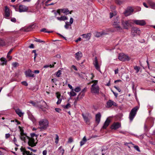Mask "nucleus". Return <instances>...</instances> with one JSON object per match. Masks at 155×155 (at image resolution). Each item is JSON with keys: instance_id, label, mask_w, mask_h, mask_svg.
Returning a JSON list of instances; mask_svg holds the SVG:
<instances>
[{"instance_id": "49530a36", "label": "nucleus", "mask_w": 155, "mask_h": 155, "mask_svg": "<svg viewBox=\"0 0 155 155\" xmlns=\"http://www.w3.org/2000/svg\"><path fill=\"white\" fill-rule=\"evenodd\" d=\"M61 74V71L60 70L58 71L56 73V75L58 77H59Z\"/></svg>"}, {"instance_id": "f03ea898", "label": "nucleus", "mask_w": 155, "mask_h": 155, "mask_svg": "<svg viewBox=\"0 0 155 155\" xmlns=\"http://www.w3.org/2000/svg\"><path fill=\"white\" fill-rule=\"evenodd\" d=\"M139 109V107L136 106L131 110L129 116V118L130 121L131 122L135 116L137 111Z\"/></svg>"}, {"instance_id": "bf43d9fd", "label": "nucleus", "mask_w": 155, "mask_h": 155, "mask_svg": "<svg viewBox=\"0 0 155 155\" xmlns=\"http://www.w3.org/2000/svg\"><path fill=\"white\" fill-rule=\"evenodd\" d=\"M22 84L25 86H27L28 85V83L26 81H23L22 82Z\"/></svg>"}, {"instance_id": "a211bd4d", "label": "nucleus", "mask_w": 155, "mask_h": 155, "mask_svg": "<svg viewBox=\"0 0 155 155\" xmlns=\"http://www.w3.org/2000/svg\"><path fill=\"white\" fill-rule=\"evenodd\" d=\"M116 104L111 100H109L107 103L106 107H110L113 105L115 106Z\"/></svg>"}, {"instance_id": "603ef678", "label": "nucleus", "mask_w": 155, "mask_h": 155, "mask_svg": "<svg viewBox=\"0 0 155 155\" xmlns=\"http://www.w3.org/2000/svg\"><path fill=\"white\" fill-rule=\"evenodd\" d=\"M61 101V99L60 98L58 99V101L57 102V104H60Z\"/></svg>"}, {"instance_id": "774afa93", "label": "nucleus", "mask_w": 155, "mask_h": 155, "mask_svg": "<svg viewBox=\"0 0 155 155\" xmlns=\"http://www.w3.org/2000/svg\"><path fill=\"white\" fill-rule=\"evenodd\" d=\"M55 110L57 112H59L60 111V109L58 108H55Z\"/></svg>"}, {"instance_id": "0eeeda50", "label": "nucleus", "mask_w": 155, "mask_h": 155, "mask_svg": "<svg viewBox=\"0 0 155 155\" xmlns=\"http://www.w3.org/2000/svg\"><path fill=\"white\" fill-rule=\"evenodd\" d=\"M118 59L121 61H128L130 60V58L127 55L123 53L119 54Z\"/></svg>"}, {"instance_id": "c03bdc74", "label": "nucleus", "mask_w": 155, "mask_h": 155, "mask_svg": "<svg viewBox=\"0 0 155 155\" xmlns=\"http://www.w3.org/2000/svg\"><path fill=\"white\" fill-rule=\"evenodd\" d=\"M84 95V92L81 91L79 94V96H81V98H82Z\"/></svg>"}, {"instance_id": "79ce46f5", "label": "nucleus", "mask_w": 155, "mask_h": 155, "mask_svg": "<svg viewBox=\"0 0 155 155\" xmlns=\"http://www.w3.org/2000/svg\"><path fill=\"white\" fill-rule=\"evenodd\" d=\"M18 64L17 62H13L12 64V66L14 67H16L18 66Z\"/></svg>"}, {"instance_id": "680f3d73", "label": "nucleus", "mask_w": 155, "mask_h": 155, "mask_svg": "<svg viewBox=\"0 0 155 155\" xmlns=\"http://www.w3.org/2000/svg\"><path fill=\"white\" fill-rule=\"evenodd\" d=\"M143 6L146 8H148L149 6L147 5V4L145 2H143Z\"/></svg>"}, {"instance_id": "c756f323", "label": "nucleus", "mask_w": 155, "mask_h": 155, "mask_svg": "<svg viewBox=\"0 0 155 155\" xmlns=\"http://www.w3.org/2000/svg\"><path fill=\"white\" fill-rule=\"evenodd\" d=\"M74 91V89H72V90L68 93L70 97H73L76 95V94Z\"/></svg>"}, {"instance_id": "5fc2aeb1", "label": "nucleus", "mask_w": 155, "mask_h": 155, "mask_svg": "<svg viewBox=\"0 0 155 155\" xmlns=\"http://www.w3.org/2000/svg\"><path fill=\"white\" fill-rule=\"evenodd\" d=\"M73 19L72 18H71L70 20L69 24L71 25L73 23Z\"/></svg>"}, {"instance_id": "864d4df0", "label": "nucleus", "mask_w": 155, "mask_h": 155, "mask_svg": "<svg viewBox=\"0 0 155 155\" xmlns=\"http://www.w3.org/2000/svg\"><path fill=\"white\" fill-rule=\"evenodd\" d=\"M61 12V11L60 9L58 10L56 12H55L54 13L55 16H56L58 14L59 15H60V13Z\"/></svg>"}, {"instance_id": "7c9ffc66", "label": "nucleus", "mask_w": 155, "mask_h": 155, "mask_svg": "<svg viewBox=\"0 0 155 155\" xmlns=\"http://www.w3.org/2000/svg\"><path fill=\"white\" fill-rule=\"evenodd\" d=\"M58 150H60V153H61L62 155H63L64 153V150L62 148V147L60 146L59 147Z\"/></svg>"}, {"instance_id": "4c0bfd02", "label": "nucleus", "mask_w": 155, "mask_h": 155, "mask_svg": "<svg viewBox=\"0 0 155 155\" xmlns=\"http://www.w3.org/2000/svg\"><path fill=\"white\" fill-rule=\"evenodd\" d=\"M111 128L112 129L116 130V123H114V124L111 126Z\"/></svg>"}, {"instance_id": "dca6fc26", "label": "nucleus", "mask_w": 155, "mask_h": 155, "mask_svg": "<svg viewBox=\"0 0 155 155\" xmlns=\"http://www.w3.org/2000/svg\"><path fill=\"white\" fill-rule=\"evenodd\" d=\"M25 74L26 77H33L34 76L33 72L30 70H28L26 71Z\"/></svg>"}, {"instance_id": "4468645a", "label": "nucleus", "mask_w": 155, "mask_h": 155, "mask_svg": "<svg viewBox=\"0 0 155 155\" xmlns=\"http://www.w3.org/2000/svg\"><path fill=\"white\" fill-rule=\"evenodd\" d=\"M28 140V144L29 146L31 147H34L35 146V140L34 138L29 137Z\"/></svg>"}, {"instance_id": "58836bf2", "label": "nucleus", "mask_w": 155, "mask_h": 155, "mask_svg": "<svg viewBox=\"0 0 155 155\" xmlns=\"http://www.w3.org/2000/svg\"><path fill=\"white\" fill-rule=\"evenodd\" d=\"M31 27H29L27 28H24V31L26 32H28L31 31Z\"/></svg>"}, {"instance_id": "13d9d810", "label": "nucleus", "mask_w": 155, "mask_h": 155, "mask_svg": "<svg viewBox=\"0 0 155 155\" xmlns=\"http://www.w3.org/2000/svg\"><path fill=\"white\" fill-rule=\"evenodd\" d=\"M53 67V66H52L50 64L49 65H45L44 66V68H48L49 67H50V68H52Z\"/></svg>"}, {"instance_id": "aec40b11", "label": "nucleus", "mask_w": 155, "mask_h": 155, "mask_svg": "<svg viewBox=\"0 0 155 155\" xmlns=\"http://www.w3.org/2000/svg\"><path fill=\"white\" fill-rule=\"evenodd\" d=\"M147 3L151 8L155 9V2L151 0H149L147 1Z\"/></svg>"}, {"instance_id": "4be33fe9", "label": "nucleus", "mask_w": 155, "mask_h": 155, "mask_svg": "<svg viewBox=\"0 0 155 155\" xmlns=\"http://www.w3.org/2000/svg\"><path fill=\"white\" fill-rule=\"evenodd\" d=\"M101 116V114L99 113H98L96 115V121L97 122L98 124H99L100 122Z\"/></svg>"}, {"instance_id": "2eb2a0df", "label": "nucleus", "mask_w": 155, "mask_h": 155, "mask_svg": "<svg viewBox=\"0 0 155 155\" xmlns=\"http://www.w3.org/2000/svg\"><path fill=\"white\" fill-rule=\"evenodd\" d=\"M27 113L28 115L29 118L32 121L33 123L35 124L36 122V119L33 116L30 112L28 111H27Z\"/></svg>"}, {"instance_id": "20e7f679", "label": "nucleus", "mask_w": 155, "mask_h": 155, "mask_svg": "<svg viewBox=\"0 0 155 155\" xmlns=\"http://www.w3.org/2000/svg\"><path fill=\"white\" fill-rule=\"evenodd\" d=\"M18 128L20 132V138L21 140L25 142L26 140H28L29 137L27 136L26 134L24 133L23 130L20 126H19Z\"/></svg>"}, {"instance_id": "4d7b16f0", "label": "nucleus", "mask_w": 155, "mask_h": 155, "mask_svg": "<svg viewBox=\"0 0 155 155\" xmlns=\"http://www.w3.org/2000/svg\"><path fill=\"white\" fill-rule=\"evenodd\" d=\"M73 141V139L71 138H70L68 139V142L69 143H71Z\"/></svg>"}, {"instance_id": "e2e57ef3", "label": "nucleus", "mask_w": 155, "mask_h": 155, "mask_svg": "<svg viewBox=\"0 0 155 155\" xmlns=\"http://www.w3.org/2000/svg\"><path fill=\"white\" fill-rule=\"evenodd\" d=\"M47 151L46 150H44L43 151V155H46Z\"/></svg>"}, {"instance_id": "39448f33", "label": "nucleus", "mask_w": 155, "mask_h": 155, "mask_svg": "<svg viewBox=\"0 0 155 155\" xmlns=\"http://www.w3.org/2000/svg\"><path fill=\"white\" fill-rule=\"evenodd\" d=\"M122 23L124 28L125 29H128L129 27L131 26V24L133 23V22L132 20H129L123 21Z\"/></svg>"}, {"instance_id": "8fccbe9b", "label": "nucleus", "mask_w": 155, "mask_h": 155, "mask_svg": "<svg viewBox=\"0 0 155 155\" xmlns=\"http://www.w3.org/2000/svg\"><path fill=\"white\" fill-rule=\"evenodd\" d=\"M56 94L58 99L60 98L61 94L59 92H57Z\"/></svg>"}, {"instance_id": "c9c22d12", "label": "nucleus", "mask_w": 155, "mask_h": 155, "mask_svg": "<svg viewBox=\"0 0 155 155\" xmlns=\"http://www.w3.org/2000/svg\"><path fill=\"white\" fill-rule=\"evenodd\" d=\"M81 90V88L79 87H76L74 91L76 92H78L80 91Z\"/></svg>"}, {"instance_id": "de8ad7c7", "label": "nucleus", "mask_w": 155, "mask_h": 155, "mask_svg": "<svg viewBox=\"0 0 155 155\" xmlns=\"http://www.w3.org/2000/svg\"><path fill=\"white\" fill-rule=\"evenodd\" d=\"M35 41L39 42H44L45 43V41H44L41 40L39 39H36V40H35Z\"/></svg>"}, {"instance_id": "ddd939ff", "label": "nucleus", "mask_w": 155, "mask_h": 155, "mask_svg": "<svg viewBox=\"0 0 155 155\" xmlns=\"http://www.w3.org/2000/svg\"><path fill=\"white\" fill-rule=\"evenodd\" d=\"M116 15V14L115 12H110V18H111L113 17H114V20L112 21V23L113 25L115 27H116V22L115 20L116 18V17L115 16Z\"/></svg>"}, {"instance_id": "7ed1b4c3", "label": "nucleus", "mask_w": 155, "mask_h": 155, "mask_svg": "<svg viewBox=\"0 0 155 155\" xmlns=\"http://www.w3.org/2000/svg\"><path fill=\"white\" fill-rule=\"evenodd\" d=\"M48 122L45 119L41 120L39 122L40 128L41 130L46 129L48 126Z\"/></svg>"}, {"instance_id": "6e6552de", "label": "nucleus", "mask_w": 155, "mask_h": 155, "mask_svg": "<svg viewBox=\"0 0 155 155\" xmlns=\"http://www.w3.org/2000/svg\"><path fill=\"white\" fill-rule=\"evenodd\" d=\"M132 21L133 22V23H135L137 25L140 26H143L146 24V22L144 20H132Z\"/></svg>"}, {"instance_id": "3c124183", "label": "nucleus", "mask_w": 155, "mask_h": 155, "mask_svg": "<svg viewBox=\"0 0 155 155\" xmlns=\"http://www.w3.org/2000/svg\"><path fill=\"white\" fill-rule=\"evenodd\" d=\"M134 147L137 151L139 152H140V151L138 146L136 145L134 146Z\"/></svg>"}, {"instance_id": "473e14b6", "label": "nucleus", "mask_w": 155, "mask_h": 155, "mask_svg": "<svg viewBox=\"0 0 155 155\" xmlns=\"http://www.w3.org/2000/svg\"><path fill=\"white\" fill-rule=\"evenodd\" d=\"M41 31H42V32H44L48 33H51V32H53L52 31H47L46 29L45 28H43L41 30Z\"/></svg>"}, {"instance_id": "6e6d98bb", "label": "nucleus", "mask_w": 155, "mask_h": 155, "mask_svg": "<svg viewBox=\"0 0 155 155\" xmlns=\"http://www.w3.org/2000/svg\"><path fill=\"white\" fill-rule=\"evenodd\" d=\"M10 136V134H6L5 135V137L6 139H8Z\"/></svg>"}, {"instance_id": "69168bd1", "label": "nucleus", "mask_w": 155, "mask_h": 155, "mask_svg": "<svg viewBox=\"0 0 155 155\" xmlns=\"http://www.w3.org/2000/svg\"><path fill=\"white\" fill-rule=\"evenodd\" d=\"M90 75V78L91 79H93L94 77V75L93 74H91Z\"/></svg>"}, {"instance_id": "cd10ccee", "label": "nucleus", "mask_w": 155, "mask_h": 155, "mask_svg": "<svg viewBox=\"0 0 155 155\" xmlns=\"http://www.w3.org/2000/svg\"><path fill=\"white\" fill-rule=\"evenodd\" d=\"M87 141L86 138L84 136L82 140L80 142L81 146H82L85 144Z\"/></svg>"}, {"instance_id": "1a4fd4ad", "label": "nucleus", "mask_w": 155, "mask_h": 155, "mask_svg": "<svg viewBox=\"0 0 155 155\" xmlns=\"http://www.w3.org/2000/svg\"><path fill=\"white\" fill-rule=\"evenodd\" d=\"M28 9V7L23 5H20L18 7V11L20 12H27Z\"/></svg>"}, {"instance_id": "0e129e2a", "label": "nucleus", "mask_w": 155, "mask_h": 155, "mask_svg": "<svg viewBox=\"0 0 155 155\" xmlns=\"http://www.w3.org/2000/svg\"><path fill=\"white\" fill-rule=\"evenodd\" d=\"M16 21V19L15 18H13L11 19V21L13 22H15Z\"/></svg>"}, {"instance_id": "72a5a7b5", "label": "nucleus", "mask_w": 155, "mask_h": 155, "mask_svg": "<svg viewBox=\"0 0 155 155\" xmlns=\"http://www.w3.org/2000/svg\"><path fill=\"white\" fill-rule=\"evenodd\" d=\"M71 25L69 24V23L67 21L65 22V25H64V27L65 28L68 29L69 28V26Z\"/></svg>"}, {"instance_id": "6ab92c4d", "label": "nucleus", "mask_w": 155, "mask_h": 155, "mask_svg": "<svg viewBox=\"0 0 155 155\" xmlns=\"http://www.w3.org/2000/svg\"><path fill=\"white\" fill-rule=\"evenodd\" d=\"M110 121V120L109 118H107L104 124V125L103 127V128L105 129H106L107 126L109 125Z\"/></svg>"}, {"instance_id": "338daca9", "label": "nucleus", "mask_w": 155, "mask_h": 155, "mask_svg": "<svg viewBox=\"0 0 155 155\" xmlns=\"http://www.w3.org/2000/svg\"><path fill=\"white\" fill-rule=\"evenodd\" d=\"M81 38L80 37H79L78 38V39H77V40H76L75 41V42H77L79 41H81Z\"/></svg>"}, {"instance_id": "9b49d317", "label": "nucleus", "mask_w": 155, "mask_h": 155, "mask_svg": "<svg viewBox=\"0 0 155 155\" xmlns=\"http://www.w3.org/2000/svg\"><path fill=\"white\" fill-rule=\"evenodd\" d=\"M10 16V12L9 9L7 6L5 7V18H8Z\"/></svg>"}, {"instance_id": "a19ab883", "label": "nucleus", "mask_w": 155, "mask_h": 155, "mask_svg": "<svg viewBox=\"0 0 155 155\" xmlns=\"http://www.w3.org/2000/svg\"><path fill=\"white\" fill-rule=\"evenodd\" d=\"M56 137L55 139V143L57 144L58 143V141L59 137L58 135L56 134Z\"/></svg>"}, {"instance_id": "5701e85b", "label": "nucleus", "mask_w": 155, "mask_h": 155, "mask_svg": "<svg viewBox=\"0 0 155 155\" xmlns=\"http://www.w3.org/2000/svg\"><path fill=\"white\" fill-rule=\"evenodd\" d=\"M15 111L16 114H18L20 117H21L23 116L24 113L22 112L21 110L19 109L18 108L15 109Z\"/></svg>"}, {"instance_id": "e433bc0d", "label": "nucleus", "mask_w": 155, "mask_h": 155, "mask_svg": "<svg viewBox=\"0 0 155 155\" xmlns=\"http://www.w3.org/2000/svg\"><path fill=\"white\" fill-rule=\"evenodd\" d=\"M71 107V105L69 103H68L66 105L64 106V108L65 109H68Z\"/></svg>"}, {"instance_id": "b1692460", "label": "nucleus", "mask_w": 155, "mask_h": 155, "mask_svg": "<svg viewBox=\"0 0 155 155\" xmlns=\"http://www.w3.org/2000/svg\"><path fill=\"white\" fill-rule=\"evenodd\" d=\"M56 18L58 20L60 21H64L68 19L67 18L64 16H62L60 17H57Z\"/></svg>"}, {"instance_id": "a18cd8bd", "label": "nucleus", "mask_w": 155, "mask_h": 155, "mask_svg": "<svg viewBox=\"0 0 155 155\" xmlns=\"http://www.w3.org/2000/svg\"><path fill=\"white\" fill-rule=\"evenodd\" d=\"M123 3V2L121 0H117V5H120Z\"/></svg>"}, {"instance_id": "f3484780", "label": "nucleus", "mask_w": 155, "mask_h": 155, "mask_svg": "<svg viewBox=\"0 0 155 155\" xmlns=\"http://www.w3.org/2000/svg\"><path fill=\"white\" fill-rule=\"evenodd\" d=\"M82 56V53L81 51H79L75 54V57L77 60H79L81 59Z\"/></svg>"}, {"instance_id": "c85d7f7f", "label": "nucleus", "mask_w": 155, "mask_h": 155, "mask_svg": "<svg viewBox=\"0 0 155 155\" xmlns=\"http://www.w3.org/2000/svg\"><path fill=\"white\" fill-rule=\"evenodd\" d=\"M6 42L4 39L0 38V46H3L6 45Z\"/></svg>"}, {"instance_id": "ea45409f", "label": "nucleus", "mask_w": 155, "mask_h": 155, "mask_svg": "<svg viewBox=\"0 0 155 155\" xmlns=\"http://www.w3.org/2000/svg\"><path fill=\"white\" fill-rule=\"evenodd\" d=\"M134 69L136 71V73H138L139 71L140 68L139 67L136 66L134 67Z\"/></svg>"}, {"instance_id": "f704fd0d", "label": "nucleus", "mask_w": 155, "mask_h": 155, "mask_svg": "<svg viewBox=\"0 0 155 155\" xmlns=\"http://www.w3.org/2000/svg\"><path fill=\"white\" fill-rule=\"evenodd\" d=\"M101 33V32H97L95 35V36L97 37H99L102 36Z\"/></svg>"}, {"instance_id": "9d476101", "label": "nucleus", "mask_w": 155, "mask_h": 155, "mask_svg": "<svg viewBox=\"0 0 155 155\" xmlns=\"http://www.w3.org/2000/svg\"><path fill=\"white\" fill-rule=\"evenodd\" d=\"M134 10L131 7H129L127 8L126 10L124 12V13L126 16H128L132 13Z\"/></svg>"}, {"instance_id": "2f4dec72", "label": "nucleus", "mask_w": 155, "mask_h": 155, "mask_svg": "<svg viewBox=\"0 0 155 155\" xmlns=\"http://www.w3.org/2000/svg\"><path fill=\"white\" fill-rule=\"evenodd\" d=\"M122 28L117 24V31L122 32Z\"/></svg>"}, {"instance_id": "37998d69", "label": "nucleus", "mask_w": 155, "mask_h": 155, "mask_svg": "<svg viewBox=\"0 0 155 155\" xmlns=\"http://www.w3.org/2000/svg\"><path fill=\"white\" fill-rule=\"evenodd\" d=\"M101 33L102 35H105L108 34V33L107 31H101Z\"/></svg>"}, {"instance_id": "bb28decb", "label": "nucleus", "mask_w": 155, "mask_h": 155, "mask_svg": "<svg viewBox=\"0 0 155 155\" xmlns=\"http://www.w3.org/2000/svg\"><path fill=\"white\" fill-rule=\"evenodd\" d=\"M82 116L86 123L87 124H89V120L88 117L84 114H82Z\"/></svg>"}, {"instance_id": "09e8293b", "label": "nucleus", "mask_w": 155, "mask_h": 155, "mask_svg": "<svg viewBox=\"0 0 155 155\" xmlns=\"http://www.w3.org/2000/svg\"><path fill=\"white\" fill-rule=\"evenodd\" d=\"M30 103L34 106H36L37 105V103L34 101H31Z\"/></svg>"}, {"instance_id": "412c9836", "label": "nucleus", "mask_w": 155, "mask_h": 155, "mask_svg": "<svg viewBox=\"0 0 155 155\" xmlns=\"http://www.w3.org/2000/svg\"><path fill=\"white\" fill-rule=\"evenodd\" d=\"M91 34L88 33L87 34H83L82 35L83 38H85L87 40H89L91 37Z\"/></svg>"}, {"instance_id": "423d86ee", "label": "nucleus", "mask_w": 155, "mask_h": 155, "mask_svg": "<svg viewBox=\"0 0 155 155\" xmlns=\"http://www.w3.org/2000/svg\"><path fill=\"white\" fill-rule=\"evenodd\" d=\"M140 31L139 28L133 27L131 30V35L133 37H134L137 35H140Z\"/></svg>"}, {"instance_id": "f8f14e48", "label": "nucleus", "mask_w": 155, "mask_h": 155, "mask_svg": "<svg viewBox=\"0 0 155 155\" xmlns=\"http://www.w3.org/2000/svg\"><path fill=\"white\" fill-rule=\"evenodd\" d=\"M93 64L96 69L100 72H101L100 66L98 64L97 58L96 57H95L94 58V60L93 62Z\"/></svg>"}, {"instance_id": "a878e982", "label": "nucleus", "mask_w": 155, "mask_h": 155, "mask_svg": "<svg viewBox=\"0 0 155 155\" xmlns=\"http://www.w3.org/2000/svg\"><path fill=\"white\" fill-rule=\"evenodd\" d=\"M0 60L2 62L1 63V65H4L6 64L7 63V61L5 58H2L0 59Z\"/></svg>"}, {"instance_id": "f257e3e1", "label": "nucleus", "mask_w": 155, "mask_h": 155, "mask_svg": "<svg viewBox=\"0 0 155 155\" xmlns=\"http://www.w3.org/2000/svg\"><path fill=\"white\" fill-rule=\"evenodd\" d=\"M91 82L93 83V84L92 85L91 88V92L95 94H98L99 92V88L97 84V81L93 80Z\"/></svg>"}, {"instance_id": "052dcab7", "label": "nucleus", "mask_w": 155, "mask_h": 155, "mask_svg": "<svg viewBox=\"0 0 155 155\" xmlns=\"http://www.w3.org/2000/svg\"><path fill=\"white\" fill-rule=\"evenodd\" d=\"M121 127V124L120 123L117 122V129L120 127Z\"/></svg>"}, {"instance_id": "393cba45", "label": "nucleus", "mask_w": 155, "mask_h": 155, "mask_svg": "<svg viewBox=\"0 0 155 155\" xmlns=\"http://www.w3.org/2000/svg\"><path fill=\"white\" fill-rule=\"evenodd\" d=\"M61 12H62L66 14H68L69 13V11L68 9H63L60 10Z\"/></svg>"}]
</instances>
